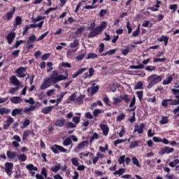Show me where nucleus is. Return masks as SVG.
I'll return each instance as SVG.
<instances>
[{"mask_svg":"<svg viewBox=\"0 0 179 179\" xmlns=\"http://www.w3.org/2000/svg\"><path fill=\"white\" fill-rule=\"evenodd\" d=\"M175 99L173 101H172V102H171L169 104L171 106H178L179 104V94H176L175 96Z\"/></svg>","mask_w":179,"mask_h":179,"instance_id":"e433bc0d","label":"nucleus"},{"mask_svg":"<svg viewBox=\"0 0 179 179\" xmlns=\"http://www.w3.org/2000/svg\"><path fill=\"white\" fill-rule=\"evenodd\" d=\"M27 71V67H20L15 71V73L17 74V78H24L26 74L24 72Z\"/></svg>","mask_w":179,"mask_h":179,"instance_id":"6e6552de","label":"nucleus"},{"mask_svg":"<svg viewBox=\"0 0 179 179\" xmlns=\"http://www.w3.org/2000/svg\"><path fill=\"white\" fill-rule=\"evenodd\" d=\"M120 100H123L124 101H125V103H129V101H131V99H129V97L128 96V94H124L123 95H121L120 96Z\"/></svg>","mask_w":179,"mask_h":179,"instance_id":"c9c22d12","label":"nucleus"},{"mask_svg":"<svg viewBox=\"0 0 179 179\" xmlns=\"http://www.w3.org/2000/svg\"><path fill=\"white\" fill-rule=\"evenodd\" d=\"M34 110H36V106H29V108L26 107L24 109V113H25V114H27V113L34 111Z\"/></svg>","mask_w":179,"mask_h":179,"instance_id":"79ce46f5","label":"nucleus"},{"mask_svg":"<svg viewBox=\"0 0 179 179\" xmlns=\"http://www.w3.org/2000/svg\"><path fill=\"white\" fill-rule=\"evenodd\" d=\"M99 85H96L95 87L92 86L91 88L90 87L87 88V92H90V90H92V94H96V92H99Z\"/></svg>","mask_w":179,"mask_h":179,"instance_id":"2f4dec72","label":"nucleus"},{"mask_svg":"<svg viewBox=\"0 0 179 179\" xmlns=\"http://www.w3.org/2000/svg\"><path fill=\"white\" fill-rule=\"evenodd\" d=\"M85 118L87 120H93V117H94L90 112H87L85 114Z\"/></svg>","mask_w":179,"mask_h":179,"instance_id":"0e129e2a","label":"nucleus"},{"mask_svg":"<svg viewBox=\"0 0 179 179\" xmlns=\"http://www.w3.org/2000/svg\"><path fill=\"white\" fill-rule=\"evenodd\" d=\"M76 115H78V116L73 117V122H74V124L78 125V124H79V122H80L81 114L80 113H76Z\"/></svg>","mask_w":179,"mask_h":179,"instance_id":"bb28decb","label":"nucleus"},{"mask_svg":"<svg viewBox=\"0 0 179 179\" xmlns=\"http://www.w3.org/2000/svg\"><path fill=\"white\" fill-rule=\"evenodd\" d=\"M138 145H139V142L138 141H132L130 144V148L135 149V148L138 147Z\"/></svg>","mask_w":179,"mask_h":179,"instance_id":"6e6d98bb","label":"nucleus"},{"mask_svg":"<svg viewBox=\"0 0 179 179\" xmlns=\"http://www.w3.org/2000/svg\"><path fill=\"white\" fill-rule=\"evenodd\" d=\"M53 153H58V145L55 144L51 148Z\"/></svg>","mask_w":179,"mask_h":179,"instance_id":"774afa93","label":"nucleus"},{"mask_svg":"<svg viewBox=\"0 0 179 179\" xmlns=\"http://www.w3.org/2000/svg\"><path fill=\"white\" fill-rule=\"evenodd\" d=\"M107 27V22L106 21H103L100 26L96 27L93 31H90L88 34V38H93V37H96V36H99L100 33L104 30Z\"/></svg>","mask_w":179,"mask_h":179,"instance_id":"7ed1b4c3","label":"nucleus"},{"mask_svg":"<svg viewBox=\"0 0 179 179\" xmlns=\"http://www.w3.org/2000/svg\"><path fill=\"white\" fill-rule=\"evenodd\" d=\"M22 24V17L20 16H17L13 24L14 27L16 29L17 26Z\"/></svg>","mask_w":179,"mask_h":179,"instance_id":"393cba45","label":"nucleus"},{"mask_svg":"<svg viewBox=\"0 0 179 179\" xmlns=\"http://www.w3.org/2000/svg\"><path fill=\"white\" fill-rule=\"evenodd\" d=\"M113 104L115 106L117 104H118L119 103H121V99L117 98V97H113Z\"/></svg>","mask_w":179,"mask_h":179,"instance_id":"69168bd1","label":"nucleus"},{"mask_svg":"<svg viewBox=\"0 0 179 179\" xmlns=\"http://www.w3.org/2000/svg\"><path fill=\"white\" fill-rule=\"evenodd\" d=\"M136 103V98H135V96H133L129 104L130 108L127 110V111H129V112L135 111V110H136V106H135Z\"/></svg>","mask_w":179,"mask_h":179,"instance_id":"ddd939ff","label":"nucleus"},{"mask_svg":"<svg viewBox=\"0 0 179 179\" xmlns=\"http://www.w3.org/2000/svg\"><path fill=\"white\" fill-rule=\"evenodd\" d=\"M10 113V109L6 108H0V115H3V114H9Z\"/></svg>","mask_w":179,"mask_h":179,"instance_id":"58836bf2","label":"nucleus"},{"mask_svg":"<svg viewBox=\"0 0 179 179\" xmlns=\"http://www.w3.org/2000/svg\"><path fill=\"white\" fill-rule=\"evenodd\" d=\"M171 101V103H173V100L171 99H165L163 100L162 102V107H167V106H169V102Z\"/></svg>","mask_w":179,"mask_h":179,"instance_id":"8fccbe9b","label":"nucleus"},{"mask_svg":"<svg viewBox=\"0 0 179 179\" xmlns=\"http://www.w3.org/2000/svg\"><path fill=\"white\" fill-rule=\"evenodd\" d=\"M16 37V34L15 32H10L6 36L7 41L8 44H12L13 43V40Z\"/></svg>","mask_w":179,"mask_h":179,"instance_id":"4468645a","label":"nucleus"},{"mask_svg":"<svg viewBox=\"0 0 179 179\" xmlns=\"http://www.w3.org/2000/svg\"><path fill=\"white\" fill-rule=\"evenodd\" d=\"M15 12H16L15 7H13V8L10 10V11L7 12L6 14V20H10V19H12V17H13V15H14Z\"/></svg>","mask_w":179,"mask_h":179,"instance_id":"dca6fc26","label":"nucleus"},{"mask_svg":"<svg viewBox=\"0 0 179 179\" xmlns=\"http://www.w3.org/2000/svg\"><path fill=\"white\" fill-rule=\"evenodd\" d=\"M139 89H143V83H142V81L138 82L134 86V90H138Z\"/></svg>","mask_w":179,"mask_h":179,"instance_id":"a18cd8bd","label":"nucleus"},{"mask_svg":"<svg viewBox=\"0 0 179 179\" xmlns=\"http://www.w3.org/2000/svg\"><path fill=\"white\" fill-rule=\"evenodd\" d=\"M15 120L12 116H8L7 120H6V124H3V129H8L10 127V124H13Z\"/></svg>","mask_w":179,"mask_h":179,"instance_id":"9b49d317","label":"nucleus"},{"mask_svg":"<svg viewBox=\"0 0 179 179\" xmlns=\"http://www.w3.org/2000/svg\"><path fill=\"white\" fill-rule=\"evenodd\" d=\"M10 100L13 104H19L22 101V98L20 96H12Z\"/></svg>","mask_w":179,"mask_h":179,"instance_id":"5701e85b","label":"nucleus"},{"mask_svg":"<svg viewBox=\"0 0 179 179\" xmlns=\"http://www.w3.org/2000/svg\"><path fill=\"white\" fill-rule=\"evenodd\" d=\"M88 145H89V141H82L78 145L77 148L74 149V152L76 153H79V150H81V149H85V148H86V146H88Z\"/></svg>","mask_w":179,"mask_h":179,"instance_id":"1a4fd4ad","label":"nucleus"},{"mask_svg":"<svg viewBox=\"0 0 179 179\" xmlns=\"http://www.w3.org/2000/svg\"><path fill=\"white\" fill-rule=\"evenodd\" d=\"M99 134H98L97 133H94V134L92 135L90 141V142H93V141H94V139H99Z\"/></svg>","mask_w":179,"mask_h":179,"instance_id":"bf43d9fd","label":"nucleus"},{"mask_svg":"<svg viewBox=\"0 0 179 179\" xmlns=\"http://www.w3.org/2000/svg\"><path fill=\"white\" fill-rule=\"evenodd\" d=\"M145 129V124L141 123L140 125L134 127V132H138L139 135L143 134V129Z\"/></svg>","mask_w":179,"mask_h":179,"instance_id":"9d476101","label":"nucleus"},{"mask_svg":"<svg viewBox=\"0 0 179 179\" xmlns=\"http://www.w3.org/2000/svg\"><path fill=\"white\" fill-rule=\"evenodd\" d=\"M59 169H61V166L56 165L51 168V171H52L53 173H58V171H59Z\"/></svg>","mask_w":179,"mask_h":179,"instance_id":"5fc2aeb1","label":"nucleus"},{"mask_svg":"<svg viewBox=\"0 0 179 179\" xmlns=\"http://www.w3.org/2000/svg\"><path fill=\"white\" fill-rule=\"evenodd\" d=\"M124 173H125V169H120L119 170L117 171H115L114 172V176H122V174H124Z\"/></svg>","mask_w":179,"mask_h":179,"instance_id":"de8ad7c7","label":"nucleus"},{"mask_svg":"<svg viewBox=\"0 0 179 179\" xmlns=\"http://www.w3.org/2000/svg\"><path fill=\"white\" fill-rule=\"evenodd\" d=\"M99 128L101 129V131H102L103 135H105V136H107V135H108V132H110V129L108 128V126H107V124L101 123L99 124Z\"/></svg>","mask_w":179,"mask_h":179,"instance_id":"f8f14e48","label":"nucleus"},{"mask_svg":"<svg viewBox=\"0 0 179 179\" xmlns=\"http://www.w3.org/2000/svg\"><path fill=\"white\" fill-rule=\"evenodd\" d=\"M48 34V31L43 34L41 36H39L37 39H36V36L35 35H31L29 37L27 44H30L31 43H34V41H41V40H44L45 37H47V35Z\"/></svg>","mask_w":179,"mask_h":179,"instance_id":"39448f33","label":"nucleus"},{"mask_svg":"<svg viewBox=\"0 0 179 179\" xmlns=\"http://www.w3.org/2000/svg\"><path fill=\"white\" fill-rule=\"evenodd\" d=\"M30 125V120L25 119L24 122L22 123V125L20 126L21 129H24V128H27Z\"/></svg>","mask_w":179,"mask_h":179,"instance_id":"f704fd0d","label":"nucleus"},{"mask_svg":"<svg viewBox=\"0 0 179 179\" xmlns=\"http://www.w3.org/2000/svg\"><path fill=\"white\" fill-rule=\"evenodd\" d=\"M10 81L12 83V85H13V86H17L18 87L19 86H20V81L15 76H12L10 78Z\"/></svg>","mask_w":179,"mask_h":179,"instance_id":"2eb2a0df","label":"nucleus"},{"mask_svg":"<svg viewBox=\"0 0 179 179\" xmlns=\"http://www.w3.org/2000/svg\"><path fill=\"white\" fill-rule=\"evenodd\" d=\"M6 155L8 159H15V157H16V156L17 155V153L14 151L8 150L6 152Z\"/></svg>","mask_w":179,"mask_h":179,"instance_id":"aec40b11","label":"nucleus"},{"mask_svg":"<svg viewBox=\"0 0 179 179\" xmlns=\"http://www.w3.org/2000/svg\"><path fill=\"white\" fill-rule=\"evenodd\" d=\"M68 79V72L65 73V75L60 74L59 75L58 71L55 70L52 71V73L50 75V77H48L43 80L42 85L40 86L41 90H45L52 86V83H58L62 80H66Z\"/></svg>","mask_w":179,"mask_h":179,"instance_id":"f257e3e1","label":"nucleus"},{"mask_svg":"<svg viewBox=\"0 0 179 179\" xmlns=\"http://www.w3.org/2000/svg\"><path fill=\"white\" fill-rule=\"evenodd\" d=\"M163 75L152 74L149 76L147 78L148 82L150 83L148 85V89H152L155 85H157L159 82L163 80Z\"/></svg>","mask_w":179,"mask_h":179,"instance_id":"f03ea898","label":"nucleus"},{"mask_svg":"<svg viewBox=\"0 0 179 179\" xmlns=\"http://www.w3.org/2000/svg\"><path fill=\"white\" fill-rule=\"evenodd\" d=\"M19 162H26L27 160V156L24 154H21L17 156Z\"/></svg>","mask_w":179,"mask_h":179,"instance_id":"a19ab883","label":"nucleus"},{"mask_svg":"<svg viewBox=\"0 0 179 179\" xmlns=\"http://www.w3.org/2000/svg\"><path fill=\"white\" fill-rule=\"evenodd\" d=\"M22 112H23V109L22 108H15L12 110L11 115L13 117H16V115H19L22 114Z\"/></svg>","mask_w":179,"mask_h":179,"instance_id":"4be33fe9","label":"nucleus"},{"mask_svg":"<svg viewBox=\"0 0 179 179\" xmlns=\"http://www.w3.org/2000/svg\"><path fill=\"white\" fill-rule=\"evenodd\" d=\"M55 106H45L41 110V113L43 114H50L51 111H52V109L54 108Z\"/></svg>","mask_w":179,"mask_h":179,"instance_id":"412c9836","label":"nucleus"},{"mask_svg":"<svg viewBox=\"0 0 179 179\" xmlns=\"http://www.w3.org/2000/svg\"><path fill=\"white\" fill-rule=\"evenodd\" d=\"M78 51V48L76 49H69L66 52V55L69 58H71V57H73V54Z\"/></svg>","mask_w":179,"mask_h":179,"instance_id":"c756f323","label":"nucleus"},{"mask_svg":"<svg viewBox=\"0 0 179 179\" xmlns=\"http://www.w3.org/2000/svg\"><path fill=\"white\" fill-rule=\"evenodd\" d=\"M66 128H76V124H75L71 122H68L66 124Z\"/></svg>","mask_w":179,"mask_h":179,"instance_id":"680f3d73","label":"nucleus"},{"mask_svg":"<svg viewBox=\"0 0 179 179\" xmlns=\"http://www.w3.org/2000/svg\"><path fill=\"white\" fill-rule=\"evenodd\" d=\"M85 99V95H80L76 99V102L77 104H83V99Z\"/></svg>","mask_w":179,"mask_h":179,"instance_id":"ea45409f","label":"nucleus"},{"mask_svg":"<svg viewBox=\"0 0 179 179\" xmlns=\"http://www.w3.org/2000/svg\"><path fill=\"white\" fill-rule=\"evenodd\" d=\"M99 56L97 55V54L94 53V52H90L87 55V59H94L96 58H97Z\"/></svg>","mask_w":179,"mask_h":179,"instance_id":"c03bdc74","label":"nucleus"},{"mask_svg":"<svg viewBox=\"0 0 179 179\" xmlns=\"http://www.w3.org/2000/svg\"><path fill=\"white\" fill-rule=\"evenodd\" d=\"M159 124L162 125H165L166 124H169V117L162 116V119L159 120Z\"/></svg>","mask_w":179,"mask_h":179,"instance_id":"72a5a7b5","label":"nucleus"},{"mask_svg":"<svg viewBox=\"0 0 179 179\" xmlns=\"http://www.w3.org/2000/svg\"><path fill=\"white\" fill-rule=\"evenodd\" d=\"M133 164H135L137 167L141 168V164H139V161L138 160V158L136 157H134L132 158Z\"/></svg>","mask_w":179,"mask_h":179,"instance_id":"3c124183","label":"nucleus"},{"mask_svg":"<svg viewBox=\"0 0 179 179\" xmlns=\"http://www.w3.org/2000/svg\"><path fill=\"white\" fill-rule=\"evenodd\" d=\"M99 150L102 153H105L106 150H108V144H106L105 148L103 146H99Z\"/></svg>","mask_w":179,"mask_h":179,"instance_id":"13d9d810","label":"nucleus"},{"mask_svg":"<svg viewBox=\"0 0 179 179\" xmlns=\"http://www.w3.org/2000/svg\"><path fill=\"white\" fill-rule=\"evenodd\" d=\"M160 3L162 1H157L154 7H150L149 9L152 12H157L159 10V8H160Z\"/></svg>","mask_w":179,"mask_h":179,"instance_id":"b1692460","label":"nucleus"},{"mask_svg":"<svg viewBox=\"0 0 179 179\" xmlns=\"http://www.w3.org/2000/svg\"><path fill=\"white\" fill-rule=\"evenodd\" d=\"M44 20H45V16H40L38 15L36 18H32L33 23H37V22H40L38 24H30L28 25L29 29H36V27H38V29H41L43 27V24H44Z\"/></svg>","mask_w":179,"mask_h":179,"instance_id":"20e7f679","label":"nucleus"},{"mask_svg":"<svg viewBox=\"0 0 179 179\" xmlns=\"http://www.w3.org/2000/svg\"><path fill=\"white\" fill-rule=\"evenodd\" d=\"M94 27H96V21L92 20L90 24L87 25V30H92V31H93V30H94V29H95Z\"/></svg>","mask_w":179,"mask_h":179,"instance_id":"37998d69","label":"nucleus"},{"mask_svg":"<svg viewBox=\"0 0 179 179\" xmlns=\"http://www.w3.org/2000/svg\"><path fill=\"white\" fill-rule=\"evenodd\" d=\"M30 135H33L34 136V133L30 130L24 131L22 135V141H26Z\"/></svg>","mask_w":179,"mask_h":179,"instance_id":"6ab92c4d","label":"nucleus"},{"mask_svg":"<svg viewBox=\"0 0 179 179\" xmlns=\"http://www.w3.org/2000/svg\"><path fill=\"white\" fill-rule=\"evenodd\" d=\"M174 152L173 148H170L169 146L162 147L160 148V150L159 151V155L161 156H163V155H170V153H173Z\"/></svg>","mask_w":179,"mask_h":179,"instance_id":"423d86ee","label":"nucleus"},{"mask_svg":"<svg viewBox=\"0 0 179 179\" xmlns=\"http://www.w3.org/2000/svg\"><path fill=\"white\" fill-rule=\"evenodd\" d=\"M54 124L56 127H64V125H65V119L57 120L54 122Z\"/></svg>","mask_w":179,"mask_h":179,"instance_id":"a878e982","label":"nucleus"},{"mask_svg":"<svg viewBox=\"0 0 179 179\" xmlns=\"http://www.w3.org/2000/svg\"><path fill=\"white\" fill-rule=\"evenodd\" d=\"M106 15H107V10L102 9L100 10V13H99L100 17H103V16H106Z\"/></svg>","mask_w":179,"mask_h":179,"instance_id":"338daca9","label":"nucleus"},{"mask_svg":"<svg viewBox=\"0 0 179 179\" xmlns=\"http://www.w3.org/2000/svg\"><path fill=\"white\" fill-rule=\"evenodd\" d=\"M26 169L27 170H29V171H37V170H38V169L34 166L33 164H29L27 165Z\"/></svg>","mask_w":179,"mask_h":179,"instance_id":"c85d7f7f","label":"nucleus"},{"mask_svg":"<svg viewBox=\"0 0 179 179\" xmlns=\"http://www.w3.org/2000/svg\"><path fill=\"white\" fill-rule=\"evenodd\" d=\"M145 71H148V72H152L153 71H156V66H148L145 68Z\"/></svg>","mask_w":179,"mask_h":179,"instance_id":"e2e57ef3","label":"nucleus"},{"mask_svg":"<svg viewBox=\"0 0 179 179\" xmlns=\"http://www.w3.org/2000/svg\"><path fill=\"white\" fill-rule=\"evenodd\" d=\"M71 163L73 166H76V167H78V166H79V161L78 159V158H72L71 159Z\"/></svg>","mask_w":179,"mask_h":179,"instance_id":"864d4df0","label":"nucleus"},{"mask_svg":"<svg viewBox=\"0 0 179 179\" xmlns=\"http://www.w3.org/2000/svg\"><path fill=\"white\" fill-rule=\"evenodd\" d=\"M85 30H86V27L85 26L80 27L77 29V30L75 32V34H76V36H80V34H82V33H83Z\"/></svg>","mask_w":179,"mask_h":179,"instance_id":"473e14b6","label":"nucleus"},{"mask_svg":"<svg viewBox=\"0 0 179 179\" xmlns=\"http://www.w3.org/2000/svg\"><path fill=\"white\" fill-rule=\"evenodd\" d=\"M131 69H143L145 66L143 64H140L138 66H130Z\"/></svg>","mask_w":179,"mask_h":179,"instance_id":"4d7b16f0","label":"nucleus"},{"mask_svg":"<svg viewBox=\"0 0 179 179\" xmlns=\"http://www.w3.org/2000/svg\"><path fill=\"white\" fill-rule=\"evenodd\" d=\"M86 71H87V68H81L80 69H78L73 76L72 78L73 79H75V78H78V76H79V75H82V73H83V72H86Z\"/></svg>","mask_w":179,"mask_h":179,"instance_id":"f3484780","label":"nucleus"},{"mask_svg":"<svg viewBox=\"0 0 179 179\" xmlns=\"http://www.w3.org/2000/svg\"><path fill=\"white\" fill-rule=\"evenodd\" d=\"M4 170L8 176L11 177L12 171L13 170V163L12 162H6Z\"/></svg>","mask_w":179,"mask_h":179,"instance_id":"0eeeda50","label":"nucleus"},{"mask_svg":"<svg viewBox=\"0 0 179 179\" xmlns=\"http://www.w3.org/2000/svg\"><path fill=\"white\" fill-rule=\"evenodd\" d=\"M76 101V92H74L73 94H71L69 97V99L67 101L68 104H71V103Z\"/></svg>","mask_w":179,"mask_h":179,"instance_id":"7c9ffc66","label":"nucleus"},{"mask_svg":"<svg viewBox=\"0 0 179 179\" xmlns=\"http://www.w3.org/2000/svg\"><path fill=\"white\" fill-rule=\"evenodd\" d=\"M173 82V76L168 74L166 78L163 80L162 85H170Z\"/></svg>","mask_w":179,"mask_h":179,"instance_id":"a211bd4d","label":"nucleus"},{"mask_svg":"<svg viewBox=\"0 0 179 179\" xmlns=\"http://www.w3.org/2000/svg\"><path fill=\"white\" fill-rule=\"evenodd\" d=\"M136 94L138 96V100L141 101L142 99H143V91H138Z\"/></svg>","mask_w":179,"mask_h":179,"instance_id":"052dcab7","label":"nucleus"},{"mask_svg":"<svg viewBox=\"0 0 179 179\" xmlns=\"http://www.w3.org/2000/svg\"><path fill=\"white\" fill-rule=\"evenodd\" d=\"M125 119V115L124 113H122L120 115H117L116 121L117 122H121L123 120Z\"/></svg>","mask_w":179,"mask_h":179,"instance_id":"49530a36","label":"nucleus"},{"mask_svg":"<svg viewBox=\"0 0 179 179\" xmlns=\"http://www.w3.org/2000/svg\"><path fill=\"white\" fill-rule=\"evenodd\" d=\"M71 143H72V140L71 139V138H67L63 141L64 146H69Z\"/></svg>","mask_w":179,"mask_h":179,"instance_id":"09e8293b","label":"nucleus"},{"mask_svg":"<svg viewBox=\"0 0 179 179\" xmlns=\"http://www.w3.org/2000/svg\"><path fill=\"white\" fill-rule=\"evenodd\" d=\"M104 113V110L103 109H95L93 112V116L95 117V118H97L99 117V114H103Z\"/></svg>","mask_w":179,"mask_h":179,"instance_id":"cd10ccee","label":"nucleus"},{"mask_svg":"<svg viewBox=\"0 0 179 179\" xmlns=\"http://www.w3.org/2000/svg\"><path fill=\"white\" fill-rule=\"evenodd\" d=\"M71 48H76L79 47V41L78 39H75L73 43H70Z\"/></svg>","mask_w":179,"mask_h":179,"instance_id":"4c0bfd02","label":"nucleus"},{"mask_svg":"<svg viewBox=\"0 0 179 179\" xmlns=\"http://www.w3.org/2000/svg\"><path fill=\"white\" fill-rule=\"evenodd\" d=\"M179 163V159H175L173 162H171L169 164V166H170L172 168L176 167V166H177V164H178Z\"/></svg>","mask_w":179,"mask_h":179,"instance_id":"603ef678","label":"nucleus"}]
</instances>
